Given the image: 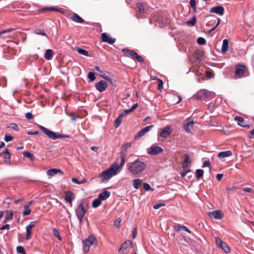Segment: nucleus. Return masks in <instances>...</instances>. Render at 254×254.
<instances>
[{"label":"nucleus","mask_w":254,"mask_h":254,"mask_svg":"<svg viewBox=\"0 0 254 254\" xmlns=\"http://www.w3.org/2000/svg\"><path fill=\"white\" fill-rule=\"evenodd\" d=\"M197 42L199 45H204L206 43V40L202 37H199L197 38Z\"/></svg>","instance_id":"obj_48"},{"label":"nucleus","mask_w":254,"mask_h":254,"mask_svg":"<svg viewBox=\"0 0 254 254\" xmlns=\"http://www.w3.org/2000/svg\"><path fill=\"white\" fill-rule=\"evenodd\" d=\"M131 145H132V143L130 142L125 143H124L122 145V148H121V151L120 152L121 159V160H122V153H123V154L125 155L124 157H125V158L126 156V154L125 153V151H127V150L128 148L130 147ZM125 160H126L125 159Z\"/></svg>","instance_id":"obj_19"},{"label":"nucleus","mask_w":254,"mask_h":254,"mask_svg":"<svg viewBox=\"0 0 254 254\" xmlns=\"http://www.w3.org/2000/svg\"><path fill=\"white\" fill-rule=\"evenodd\" d=\"M165 204L163 203H157L153 205V208L155 209H159L162 206H164Z\"/></svg>","instance_id":"obj_56"},{"label":"nucleus","mask_w":254,"mask_h":254,"mask_svg":"<svg viewBox=\"0 0 254 254\" xmlns=\"http://www.w3.org/2000/svg\"><path fill=\"white\" fill-rule=\"evenodd\" d=\"M204 172L202 169H197L196 170V177L197 179H200L201 177H202L203 175Z\"/></svg>","instance_id":"obj_42"},{"label":"nucleus","mask_w":254,"mask_h":254,"mask_svg":"<svg viewBox=\"0 0 254 254\" xmlns=\"http://www.w3.org/2000/svg\"><path fill=\"white\" fill-rule=\"evenodd\" d=\"M172 133V129L169 126H167L163 128L160 132V135L162 137H167Z\"/></svg>","instance_id":"obj_14"},{"label":"nucleus","mask_w":254,"mask_h":254,"mask_svg":"<svg viewBox=\"0 0 254 254\" xmlns=\"http://www.w3.org/2000/svg\"><path fill=\"white\" fill-rule=\"evenodd\" d=\"M53 235L56 237L59 240L61 241L62 238L60 235L59 231L56 229V228H53Z\"/></svg>","instance_id":"obj_40"},{"label":"nucleus","mask_w":254,"mask_h":254,"mask_svg":"<svg viewBox=\"0 0 254 254\" xmlns=\"http://www.w3.org/2000/svg\"><path fill=\"white\" fill-rule=\"evenodd\" d=\"M47 11H61L60 9L53 7H44L38 10L39 13Z\"/></svg>","instance_id":"obj_27"},{"label":"nucleus","mask_w":254,"mask_h":254,"mask_svg":"<svg viewBox=\"0 0 254 254\" xmlns=\"http://www.w3.org/2000/svg\"><path fill=\"white\" fill-rule=\"evenodd\" d=\"M235 120L237 122L238 125L242 127H249V125H248L246 122H244L243 118L241 117L236 116L235 117Z\"/></svg>","instance_id":"obj_21"},{"label":"nucleus","mask_w":254,"mask_h":254,"mask_svg":"<svg viewBox=\"0 0 254 254\" xmlns=\"http://www.w3.org/2000/svg\"><path fill=\"white\" fill-rule=\"evenodd\" d=\"M70 18L74 22L83 23L85 22L83 20L79 15L75 13H72L70 14Z\"/></svg>","instance_id":"obj_17"},{"label":"nucleus","mask_w":254,"mask_h":254,"mask_svg":"<svg viewBox=\"0 0 254 254\" xmlns=\"http://www.w3.org/2000/svg\"><path fill=\"white\" fill-rule=\"evenodd\" d=\"M206 75L207 76V77L208 78H211L212 77H213V73L211 72V71H209V70H207L206 71Z\"/></svg>","instance_id":"obj_54"},{"label":"nucleus","mask_w":254,"mask_h":254,"mask_svg":"<svg viewBox=\"0 0 254 254\" xmlns=\"http://www.w3.org/2000/svg\"><path fill=\"white\" fill-rule=\"evenodd\" d=\"M232 155V152L231 150H228L219 152L217 156L219 158L222 159L231 156Z\"/></svg>","instance_id":"obj_24"},{"label":"nucleus","mask_w":254,"mask_h":254,"mask_svg":"<svg viewBox=\"0 0 254 254\" xmlns=\"http://www.w3.org/2000/svg\"><path fill=\"white\" fill-rule=\"evenodd\" d=\"M88 77L90 81H93L95 79V74L93 72H89L88 74Z\"/></svg>","instance_id":"obj_49"},{"label":"nucleus","mask_w":254,"mask_h":254,"mask_svg":"<svg viewBox=\"0 0 254 254\" xmlns=\"http://www.w3.org/2000/svg\"><path fill=\"white\" fill-rule=\"evenodd\" d=\"M136 235H137V228H134L132 232V235H131L132 238L133 239H135L136 236Z\"/></svg>","instance_id":"obj_57"},{"label":"nucleus","mask_w":254,"mask_h":254,"mask_svg":"<svg viewBox=\"0 0 254 254\" xmlns=\"http://www.w3.org/2000/svg\"><path fill=\"white\" fill-rule=\"evenodd\" d=\"M131 112L130 110H124L122 114H120V115L122 116V117L123 118L124 116H126L128 113H130Z\"/></svg>","instance_id":"obj_55"},{"label":"nucleus","mask_w":254,"mask_h":254,"mask_svg":"<svg viewBox=\"0 0 254 254\" xmlns=\"http://www.w3.org/2000/svg\"><path fill=\"white\" fill-rule=\"evenodd\" d=\"M5 51V52L12 56L16 53V51L15 49L10 47H7Z\"/></svg>","instance_id":"obj_37"},{"label":"nucleus","mask_w":254,"mask_h":254,"mask_svg":"<svg viewBox=\"0 0 254 254\" xmlns=\"http://www.w3.org/2000/svg\"><path fill=\"white\" fill-rule=\"evenodd\" d=\"M101 38L102 42H107L110 44L114 43L116 41L115 39L111 37L106 33L101 34Z\"/></svg>","instance_id":"obj_12"},{"label":"nucleus","mask_w":254,"mask_h":254,"mask_svg":"<svg viewBox=\"0 0 254 254\" xmlns=\"http://www.w3.org/2000/svg\"><path fill=\"white\" fill-rule=\"evenodd\" d=\"M26 240H28L31 238V236L32 235L31 230L32 229L29 228L28 227H26Z\"/></svg>","instance_id":"obj_41"},{"label":"nucleus","mask_w":254,"mask_h":254,"mask_svg":"<svg viewBox=\"0 0 254 254\" xmlns=\"http://www.w3.org/2000/svg\"><path fill=\"white\" fill-rule=\"evenodd\" d=\"M124 156L125 155L123 153H122V162L120 165H118V163L115 162L112 165L110 168L103 171L102 173L100 174L102 182L109 180L113 176L116 175L117 172L121 169L125 163Z\"/></svg>","instance_id":"obj_1"},{"label":"nucleus","mask_w":254,"mask_h":254,"mask_svg":"<svg viewBox=\"0 0 254 254\" xmlns=\"http://www.w3.org/2000/svg\"><path fill=\"white\" fill-rule=\"evenodd\" d=\"M39 128L42 130V131L47 135L49 138L52 139H56L58 138L68 137L66 135L58 134L54 131L49 130L46 127L39 126Z\"/></svg>","instance_id":"obj_5"},{"label":"nucleus","mask_w":254,"mask_h":254,"mask_svg":"<svg viewBox=\"0 0 254 254\" xmlns=\"http://www.w3.org/2000/svg\"><path fill=\"white\" fill-rule=\"evenodd\" d=\"M203 52L200 50H196L195 53V57L197 61L200 62L202 60Z\"/></svg>","instance_id":"obj_30"},{"label":"nucleus","mask_w":254,"mask_h":254,"mask_svg":"<svg viewBox=\"0 0 254 254\" xmlns=\"http://www.w3.org/2000/svg\"><path fill=\"white\" fill-rule=\"evenodd\" d=\"M88 208V203L85 200L81 201L80 203L77 205L76 209V215L80 223H82L83 218L84 217L86 212L87 211Z\"/></svg>","instance_id":"obj_3"},{"label":"nucleus","mask_w":254,"mask_h":254,"mask_svg":"<svg viewBox=\"0 0 254 254\" xmlns=\"http://www.w3.org/2000/svg\"><path fill=\"white\" fill-rule=\"evenodd\" d=\"M74 199L73 193L72 191H68L65 194L64 199L67 203H69L70 206H72V200Z\"/></svg>","instance_id":"obj_20"},{"label":"nucleus","mask_w":254,"mask_h":254,"mask_svg":"<svg viewBox=\"0 0 254 254\" xmlns=\"http://www.w3.org/2000/svg\"><path fill=\"white\" fill-rule=\"evenodd\" d=\"M58 173H60L62 174H64L63 172L60 169L54 168V169H51L47 171V175L49 177H51L54 176L55 174H57Z\"/></svg>","instance_id":"obj_23"},{"label":"nucleus","mask_w":254,"mask_h":254,"mask_svg":"<svg viewBox=\"0 0 254 254\" xmlns=\"http://www.w3.org/2000/svg\"><path fill=\"white\" fill-rule=\"evenodd\" d=\"M196 22L195 16H193L190 20L187 21V24L190 27L193 26Z\"/></svg>","instance_id":"obj_35"},{"label":"nucleus","mask_w":254,"mask_h":254,"mask_svg":"<svg viewBox=\"0 0 254 254\" xmlns=\"http://www.w3.org/2000/svg\"><path fill=\"white\" fill-rule=\"evenodd\" d=\"M13 136H11V135H5L4 136V140L6 141V142H8V141H11L13 140Z\"/></svg>","instance_id":"obj_51"},{"label":"nucleus","mask_w":254,"mask_h":254,"mask_svg":"<svg viewBox=\"0 0 254 254\" xmlns=\"http://www.w3.org/2000/svg\"><path fill=\"white\" fill-rule=\"evenodd\" d=\"M254 136V129L251 130L249 134V137L250 138H253Z\"/></svg>","instance_id":"obj_64"},{"label":"nucleus","mask_w":254,"mask_h":254,"mask_svg":"<svg viewBox=\"0 0 254 254\" xmlns=\"http://www.w3.org/2000/svg\"><path fill=\"white\" fill-rule=\"evenodd\" d=\"M163 83L162 80L159 79V80L158 87V89H159V91H161L162 89V88H163Z\"/></svg>","instance_id":"obj_58"},{"label":"nucleus","mask_w":254,"mask_h":254,"mask_svg":"<svg viewBox=\"0 0 254 254\" xmlns=\"http://www.w3.org/2000/svg\"><path fill=\"white\" fill-rule=\"evenodd\" d=\"M194 122L193 121H190L189 119H188L184 123V129L187 132H190L191 130L193 127V125L194 124Z\"/></svg>","instance_id":"obj_15"},{"label":"nucleus","mask_w":254,"mask_h":254,"mask_svg":"<svg viewBox=\"0 0 254 254\" xmlns=\"http://www.w3.org/2000/svg\"><path fill=\"white\" fill-rule=\"evenodd\" d=\"M215 242L217 246L222 249L226 253L230 252V248L227 244L223 242L219 238H215Z\"/></svg>","instance_id":"obj_7"},{"label":"nucleus","mask_w":254,"mask_h":254,"mask_svg":"<svg viewBox=\"0 0 254 254\" xmlns=\"http://www.w3.org/2000/svg\"><path fill=\"white\" fill-rule=\"evenodd\" d=\"M12 216H13L12 211L11 210L7 211L5 215V219L4 221V223H5L7 220L12 219Z\"/></svg>","instance_id":"obj_36"},{"label":"nucleus","mask_w":254,"mask_h":254,"mask_svg":"<svg viewBox=\"0 0 254 254\" xmlns=\"http://www.w3.org/2000/svg\"><path fill=\"white\" fill-rule=\"evenodd\" d=\"M53 50L51 49H48L46 50L45 54H44V58L47 60H50L52 59L53 57Z\"/></svg>","instance_id":"obj_29"},{"label":"nucleus","mask_w":254,"mask_h":254,"mask_svg":"<svg viewBox=\"0 0 254 254\" xmlns=\"http://www.w3.org/2000/svg\"><path fill=\"white\" fill-rule=\"evenodd\" d=\"M138 106V104L137 103H136V104H133L131 108L130 109H129L130 110V111L131 112H132L134 110H135L136 108H137Z\"/></svg>","instance_id":"obj_63"},{"label":"nucleus","mask_w":254,"mask_h":254,"mask_svg":"<svg viewBox=\"0 0 254 254\" xmlns=\"http://www.w3.org/2000/svg\"><path fill=\"white\" fill-rule=\"evenodd\" d=\"M163 151V149L159 146H152L148 149L147 153L150 155H157Z\"/></svg>","instance_id":"obj_8"},{"label":"nucleus","mask_w":254,"mask_h":254,"mask_svg":"<svg viewBox=\"0 0 254 254\" xmlns=\"http://www.w3.org/2000/svg\"><path fill=\"white\" fill-rule=\"evenodd\" d=\"M144 189L146 191H153V189L150 187V185L147 183H145L143 185Z\"/></svg>","instance_id":"obj_46"},{"label":"nucleus","mask_w":254,"mask_h":254,"mask_svg":"<svg viewBox=\"0 0 254 254\" xmlns=\"http://www.w3.org/2000/svg\"><path fill=\"white\" fill-rule=\"evenodd\" d=\"M173 228L176 231H180V228H182L183 230H184L190 234L191 233L190 231L189 230L188 228L184 225H176L173 226Z\"/></svg>","instance_id":"obj_28"},{"label":"nucleus","mask_w":254,"mask_h":254,"mask_svg":"<svg viewBox=\"0 0 254 254\" xmlns=\"http://www.w3.org/2000/svg\"><path fill=\"white\" fill-rule=\"evenodd\" d=\"M229 40L227 39L223 41L222 46L221 48V52L223 54L226 53L228 50Z\"/></svg>","instance_id":"obj_26"},{"label":"nucleus","mask_w":254,"mask_h":254,"mask_svg":"<svg viewBox=\"0 0 254 254\" xmlns=\"http://www.w3.org/2000/svg\"><path fill=\"white\" fill-rule=\"evenodd\" d=\"M23 154L25 157L30 158L31 160H34V157L33 155L30 152L28 151H24L23 152Z\"/></svg>","instance_id":"obj_38"},{"label":"nucleus","mask_w":254,"mask_h":254,"mask_svg":"<svg viewBox=\"0 0 254 254\" xmlns=\"http://www.w3.org/2000/svg\"><path fill=\"white\" fill-rule=\"evenodd\" d=\"M36 222L35 221H31L29 224L27 226V227H29V228L32 229L33 227H34L35 225Z\"/></svg>","instance_id":"obj_62"},{"label":"nucleus","mask_w":254,"mask_h":254,"mask_svg":"<svg viewBox=\"0 0 254 254\" xmlns=\"http://www.w3.org/2000/svg\"><path fill=\"white\" fill-rule=\"evenodd\" d=\"M127 170L133 175L141 174L146 169V165L144 162L137 159L127 164Z\"/></svg>","instance_id":"obj_2"},{"label":"nucleus","mask_w":254,"mask_h":254,"mask_svg":"<svg viewBox=\"0 0 254 254\" xmlns=\"http://www.w3.org/2000/svg\"><path fill=\"white\" fill-rule=\"evenodd\" d=\"M208 215L217 220H220L223 217V214L220 210H214L208 212Z\"/></svg>","instance_id":"obj_11"},{"label":"nucleus","mask_w":254,"mask_h":254,"mask_svg":"<svg viewBox=\"0 0 254 254\" xmlns=\"http://www.w3.org/2000/svg\"><path fill=\"white\" fill-rule=\"evenodd\" d=\"M16 251L18 254H26L25 250L22 246H18L16 248Z\"/></svg>","instance_id":"obj_44"},{"label":"nucleus","mask_w":254,"mask_h":254,"mask_svg":"<svg viewBox=\"0 0 254 254\" xmlns=\"http://www.w3.org/2000/svg\"><path fill=\"white\" fill-rule=\"evenodd\" d=\"M122 119H123V117H122V116L119 115L118 117L117 118V119L115 121L114 127L115 128H118L120 126V125H121V124L122 123Z\"/></svg>","instance_id":"obj_33"},{"label":"nucleus","mask_w":254,"mask_h":254,"mask_svg":"<svg viewBox=\"0 0 254 254\" xmlns=\"http://www.w3.org/2000/svg\"><path fill=\"white\" fill-rule=\"evenodd\" d=\"M131 246V242L129 240L125 241L122 245L119 252H121L123 254H125L127 252V250Z\"/></svg>","instance_id":"obj_13"},{"label":"nucleus","mask_w":254,"mask_h":254,"mask_svg":"<svg viewBox=\"0 0 254 254\" xmlns=\"http://www.w3.org/2000/svg\"><path fill=\"white\" fill-rule=\"evenodd\" d=\"M211 13H215L220 15H222L224 12V9L222 6H216L212 7L210 9Z\"/></svg>","instance_id":"obj_16"},{"label":"nucleus","mask_w":254,"mask_h":254,"mask_svg":"<svg viewBox=\"0 0 254 254\" xmlns=\"http://www.w3.org/2000/svg\"><path fill=\"white\" fill-rule=\"evenodd\" d=\"M25 117L28 120H30L33 118V115L32 113L30 112L27 113L25 115Z\"/></svg>","instance_id":"obj_59"},{"label":"nucleus","mask_w":254,"mask_h":254,"mask_svg":"<svg viewBox=\"0 0 254 254\" xmlns=\"http://www.w3.org/2000/svg\"><path fill=\"white\" fill-rule=\"evenodd\" d=\"M199 94H201L202 96L204 97H207L208 95L209 94V93L206 91V90H202L199 92Z\"/></svg>","instance_id":"obj_52"},{"label":"nucleus","mask_w":254,"mask_h":254,"mask_svg":"<svg viewBox=\"0 0 254 254\" xmlns=\"http://www.w3.org/2000/svg\"><path fill=\"white\" fill-rule=\"evenodd\" d=\"M2 154H4L3 162L4 163H9L10 161V154L7 148H5L3 151L2 152Z\"/></svg>","instance_id":"obj_22"},{"label":"nucleus","mask_w":254,"mask_h":254,"mask_svg":"<svg viewBox=\"0 0 254 254\" xmlns=\"http://www.w3.org/2000/svg\"><path fill=\"white\" fill-rule=\"evenodd\" d=\"M8 127L13 129L15 130L18 131L19 130V128L18 127V126L15 124V123H11L10 124Z\"/></svg>","instance_id":"obj_47"},{"label":"nucleus","mask_w":254,"mask_h":254,"mask_svg":"<svg viewBox=\"0 0 254 254\" xmlns=\"http://www.w3.org/2000/svg\"><path fill=\"white\" fill-rule=\"evenodd\" d=\"M141 180L139 179H134L132 182V186L134 188L138 189L141 185Z\"/></svg>","instance_id":"obj_32"},{"label":"nucleus","mask_w":254,"mask_h":254,"mask_svg":"<svg viewBox=\"0 0 254 254\" xmlns=\"http://www.w3.org/2000/svg\"><path fill=\"white\" fill-rule=\"evenodd\" d=\"M110 191L105 190L103 192L100 193L98 197L101 200H105L110 196Z\"/></svg>","instance_id":"obj_25"},{"label":"nucleus","mask_w":254,"mask_h":254,"mask_svg":"<svg viewBox=\"0 0 254 254\" xmlns=\"http://www.w3.org/2000/svg\"><path fill=\"white\" fill-rule=\"evenodd\" d=\"M153 126L151 125L141 129L139 130L138 133L134 136L135 139L140 138L144 135L147 132H148L152 127Z\"/></svg>","instance_id":"obj_9"},{"label":"nucleus","mask_w":254,"mask_h":254,"mask_svg":"<svg viewBox=\"0 0 254 254\" xmlns=\"http://www.w3.org/2000/svg\"><path fill=\"white\" fill-rule=\"evenodd\" d=\"M31 212V209L27 207V208H25V210L23 211V214L24 216L28 215L30 214Z\"/></svg>","instance_id":"obj_53"},{"label":"nucleus","mask_w":254,"mask_h":254,"mask_svg":"<svg viewBox=\"0 0 254 254\" xmlns=\"http://www.w3.org/2000/svg\"><path fill=\"white\" fill-rule=\"evenodd\" d=\"M95 241V237L91 235L88 237V238L82 241L83 245V250L85 253L89 252L90 246L93 244Z\"/></svg>","instance_id":"obj_6"},{"label":"nucleus","mask_w":254,"mask_h":254,"mask_svg":"<svg viewBox=\"0 0 254 254\" xmlns=\"http://www.w3.org/2000/svg\"><path fill=\"white\" fill-rule=\"evenodd\" d=\"M184 156L185 157L184 162L188 164H190L191 163V161L190 158V156L188 154H185Z\"/></svg>","instance_id":"obj_50"},{"label":"nucleus","mask_w":254,"mask_h":254,"mask_svg":"<svg viewBox=\"0 0 254 254\" xmlns=\"http://www.w3.org/2000/svg\"><path fill=\"white\" fill-rule=\"evenodd\" d=\"M77 52L81 55H84L85 56H88V52L86 50L81 49L80 48H78L77 49Z\"/></svg>","instance_id":"obj_39"},{"label":"nucleus","mask_w":254,"mask_h":254,"mask_svg":"<svg viewBox=\"0 0 254 254\" xmlns=\"http://www.w3.org/2000/svg\"><path fill=\"white\" fill-rule=\"evenodd\" d=\"M107 87L108 84L104 80H101L95 84V87L96 89L100 92L104 91Z\"/></svg>","instance_id":"obj_10"},{"label":"nucleus","mask_w":254,"mask_h":254,"mask_svg":"<svg viewBox=\"0 0 254 254\" xmlns=\"http://www.w3.org/2000/svg\"><path fill=\"white\" fill-rule=\"evenodd\" d=\"M210 166V163L209 161H205L203 163V167H209Z\"/></svg>","instance_id":"obj_61"},{"label":"nucleus","mask_w":254,"mask_h":254,"mask_svg":"<svg viewBox=\"0 0 254 254\" xmlns=\"http://www.w3.org/2000/svg\"><path fill=\"white\" fill-rule=\"evenodd\" d=\"M34 33L37 35H41L44 36H47L46 33L43 29H38L34 31Z\"/></svg>","instance_id":"obj_43"},{"label":"nucleus","mask_w":254,"mask_h":254,"mask_svg":"<svg viewBox=\"0 0 254 254\" xmlns=\"http://www.w3.org/2000/svg\"><path fill=\"white\" fill-rule=\"evenodd\" d=\"M193 97H194V98H195L197 100H201L202 98L201 94H199V93H198V94L194 95Z\"/></svg>","instance_id":"obj_60"},{"label":"nucleus","mask_w":254,"mask_h":254,"mask_svg":"<svg viewBox=\"0 0 254 254\" xmlns=\"http://www.w3.org/2000/svg\"><path fill=\"white\" fill-rule=\"evenodd\" d=\"M101 200L98 197L97 199H94L92 203V206L94 208H97L101 204Z\"/></svg>","instance_id":"obj_34"},{"label":"nucleus","mask_w":254,"mask_h":254,"mask_svg":"<svg viewBox=\"0 0 254 254\" xmlns=\"http://www.w3.org/2000/svg\"><path fill=\"white\" fill-rule=\"evenodd\" d=\"M71 180L72 182L77 184H82L86 182V180L85 179H82L81 181H79L77 179L72 178Z\"/></svg>","instance_id":"obj_45"},{"label":"nucleus","mask_w":254,"mask_h":254,"mask_svg":"<svg viewBox=\"0 0 254 254\" xmlns=\"http://www.w3.org/2000/svg\"><path fill=\"white\" fill-rule=\"evenodd\" d=\"M137 7L138 12L142 14L144 13L145 6L144 4L142 2H139L137 4Z\"/></svg>","instance_id":"obj_31"},{"label":"nucleus","mask_w":254,"mask_h":254,"mask_svg":"<svg viewBox=\"0 0 254 254\" xmlns=\"http://www.w3.org/2000/svg\"><path fill=\"white\" fill-rule=\"evenodd\" d=\"M245 66L243 65L237 66L236 68L235 74L239 77L243 76L244 74Z\"/></svg>","instance_id":"obj_18"},{"label":"nucleus","mask_w":254,"mask_h":254,"mask_svg":"<svg viewBox=\"0 0 254 254\" xmlns=\"http://www.w3.org/2000/svg\"><path fill=\"white\" fill-rule=\"evenodd\" d=\"M122 51L125 56L130 58L134 61H137L140 63H142L144 61L143 58L138 55V54L133 50L128 49H123Z\"/></svg>","instance_id":"obj_4"}]
</instances>
